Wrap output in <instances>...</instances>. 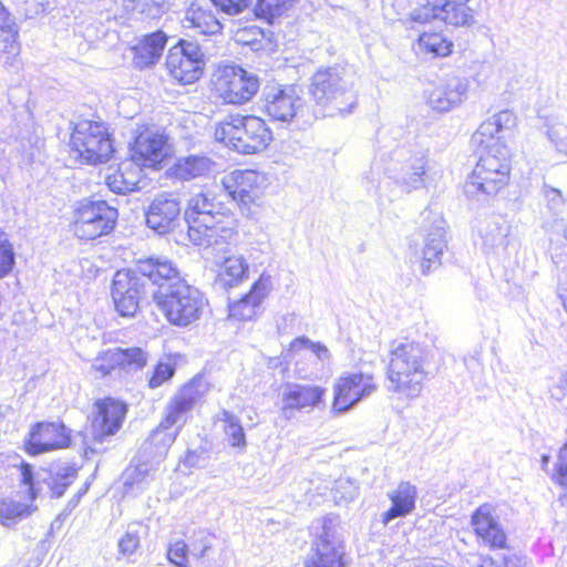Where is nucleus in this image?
Wrapping results in <instances>:
<instances>
[{"instance_id": "37998d69", "label": "nucleus", "mask_w": 567, "mask_h": 567, "mask_svg": "<svg viewBox=\"0 0 567 567\" xmlns=\"http://www.w3.org/2000/svg\"><path fill=\"white\" fill-rule=\"evenodd\" d=\"M358 494L359 486L348 477L338 478L331 487V496L337 505L349 504L357 498Z\"/></svg>"}, {"instance_id": "39448f33", "label": "nucleus", "mask_w": 567, "mask_h": 567, "mask_svg": "<svg viewBox=\"0 0 567 567\" xmlns=\"http://www.w3.org/2000/svg\"><path fill=\"white\" fill-rule=\"evenodd\" d=\"M215 138L237 153L255 154L269 145L272 132L261 117L230 115L218 123Z\"/></svg>"}, {"instance_id": "3c124183", "label": "nucleus", "mask_w": 567, "mask_h": 567, "mask_svg": "<svg viewBox=\"0 0 567 567\" xmlns=\"http://www.w3.org/2000/svg\"><path fill=\"white\" fill-rule=\"evenodd\" d=\"M14 256L11 245L3 234L0 235V277L8 274L13 265Z\"/></svg>"}, {"instance_id": "a18cd8bd", "label": "nucleus", "mask_w": 567, "mask_h": 567, "mask_svg": "<svg viewBox=\"0 0 567 567\" xmlns=\"http://www.w3.org/2000/svg\"><path fill=\"white\" fill-rule=\"evenodd\" d=\"M74 478L75 471L72 468H64L62 472L59 471L54 476H51V482L49 483L51 496L56 498L63 496Z\"/></svg>"}, {"instance_id": "393cba45", "label": "nucleus", "mask_w": 567, "mask_h": 567, "mask_svg": "<svg viewBox=\"0 0 567 567\" xmlns=\"http://www.w3.org/2000/svg\"><path fill=\"white\" fill-rule=\"evenodd\" d=\"M271 286L270 276L261 275L248 293L229 305V317L239 321L256 318L260 313L261 303L270 292Z\"/></svg>"}, {"instance_id": "cd10ccee", "label": "nucleus", "mask_w": 567, "mask_h": 567, "mask_svg": "<svg viewBox=\"0 0 567 567\" xmlns=\"http://www.w3.org/2000/svg\"><path fill=\"white\" fill-rule=\"evenodd\" d=\"M166 41V34L162 31L144 35L143 39L132 48L134 52V64L140 69L155 64L162 56Z\"/></svg>"}, {"instance_id": "052dcab7", "label": "nucleus", "mask_w": 567, "mask_h": 567, "mask_svg": "<svg viewBox=\"0 0 567 567\" xmlns=\"http://www.w3.org/2000/svg\"><path fill=\"white\" fill-rule=\"evenodd\" d=\"M190 547L192 554L195 557L203 558L206 556L208 549H210L212 544L208 536L205 533L200 532L199 537L192 542Z\"/></svg>"}, {"instance_id": "0e129e2a", "label": "nucleus", "mask_w": 567, "mask_h": 567, "mask_svg": "<svg viewBox=\"0 0 567 567\" xmlns=\"http://www.w3.org/2000/svg\"><path fill=\"white\" fill-rule=\"evenodd\" d=\"M14 24V19L0 1V31H11Z\"/></svg>"}, {"instance_id": "6e6552de", "label": "nucleus", "mask_w": 567, "mask_h": 567, "mask_svg": "<svg viewBox=\"0 0 567 567\" xmlns=\"http://www.w3.org/2000/svg\"><path fill=\"white\" fill-rule=\"evenodd\" d=\"M259 87L258 75L239 65L218 66L213 76L214 93L226 104H245L257 94Z\"/></svg>"}, {"instance_id": "f03ea898", "label": "nucleus", "mask_w": 567, "mask_h": 567, "mask_svg": "<svg viewBox=\"0 0 567 567\" xmlns=\"http://www.w3.org/2000/svg\"><path fill=\"white\" fill-rule=\"evenodd\" d=\"M189 240L197 246L228 243L237 235V220L210 192L190 195L184 215Z\"/></svg>"}, {"instance_id": "bf43d9fd", "label": "nucleus", "mask_w": 567, "mask_h": 567, "mask_svg": "<svg viewBox=\"0 0 567 567\" xmlns=\"http://www.w3.org/2000/svg\"><path fill=\"white\" fill-rule=\"evenodd\" d=\"M21 482L29 486V494L31 501H34L38 496L37 487L34 484L33 470L28 463H21Z\"/></svg>"}, {"instance_id": "e433bc0d", "label": "nucleus", "mask_w": 567, "mask_h": 567, "mask_svg": "<svg viewBox=\"0 0 567 567\" xmlns=\"http://www.w3.org/2000/svg\"><path fill=\"white\" fill-rule=\"evenodd\" d=\"M37 511V506L21 503L11 498L0 501V524L13 527L18 522L28 518Z\"/></svg>"}, {"instance_id": "f257e3e1", "label": "nucleus", "mask_w": 567, "mask_h": 567, "mask_svg": "<svg viewBox=\"0 0 567 567\" xmlns=\"http://www.w3.org/2000/svg\"><path fill=\"white\" fill-rule=\"evenodd\" d=\"M138 271L158 289L153 299L166 320L175 327L188 328L204 316L208 300L196 287L179 277L177 266L164 256L148 257L137 261Z\"/></svg>"}, {"instance_id": "864d4df0", "label": "nucleus", "mask_w": 567, "mask_h": 567, "mask_svg": "<svg viewBox=\"0 0 567 567\" xmlns=\"http://www.w3.org/2000/svg\"><path fill=\"white\" fill-rule=\"evenodd\" d=\"M220 11L228 16H237L248 8L250 0H212Z\"/></svg>"}, {"instance_id": "f3484780", "label": "nucleus", "mask_w": 567, "mask_h": 567, "mask_svg": "<svg viewBox=\"0 0 567 567\" xmlns=\"http://www.w3.org/2000/svg\"><path fill=\"white\" fill-rule=\"evenodd\" d=\"M302 103L292 85H267L264 90V110L275 121L291 122Z\"/></svg>"}, {"instance_id": "a878e982", "label": "nucleus", "mask_w": 567, "mask_h": 567, "mask_svg": "<svg viewBox=\"0 0 567 567\" xmlns=\"http://www.w3.org/2000/svg\"><path fill=\"white\" fill-rule=\"evenodd\" d=\"M475 533L492 548H505L506 534L493 515V508L488 504L480 506L472 516Z\"/></svg>"}, {"instance_id": "603ef678", "label": "nucleus", "mask_w": 567, "mask_h": 567, "mask_svg": "<svg viewBox=\"0 0 567 567\" xmlns=\"http://www.w3.org/2000/svg\"><path fill=\"white\" fill-rule=\"evenodd\" d=\"M0 53L16 54L19 51L18 25H13L11 31H0Z\"/></svg>"}, {"instance_id": "7c9ffc66", "label": "nucleus", "mask_w": 567, "mask_h": 567, "mask_svg": "<svg viewBox=\"0 0 567 567\" xmlns=\"http://www.w3.org/2000/svg\"><path fill=\"white\" fill-rule=\"evenodd\" d=\"M215 163L204 155H189L177 159L173 174L182 181L206 177L214 171Z\"/></svg>"}, {"instance_id": "ddd939ff", "label": "nucleus", "mask_w": 567, "mask_h": 567, "mask_svg": "<svg viewBox=\"0 0 567 567\" xmlns=\"http://www.w3.org/2000/svg\"><path fill=\"white\" fill-rule=\"evenodd\" d=\"M377 389L378 385L372 374L346 372L334 383L332 411L336 413L348 412L360 401L371 396Z\"/></svg>"}, {"instance_id": "a19ab883", "label": "nucleus", "mask_w": 567, "mask_h": 567, "mask_svg": "<svg viewBox=\"0 0 567 567\" xmlns=\"http://www.w3.org/2000/svg\"><path fill=\"white\" fill-rule=\"evenodd\" d=\"M545 133L557 152L567 154V124L558 116L547 117Z\"/></svg>"}, {"instance_id": "a211bd4d", "label": "nucleus", "mask_w": 567, "mask_h": 567, "mask_svg": "<svg viewBox=\"0 0 567 567\" xmlns=\"http://www.w3.org/2000/svg\"><path fill=\"white\" fill-rule=\"evenodd\" d=\"M126 413L127 406L120 400H97L91 417L93 440L102 442L106 436L114 435L122 427Z\"/></svg>"}, {"instance_id": "4be33fe9", "label": "nucleus", "mask_w": 567, "mask_h": 567, "mask_svg": "<svg viewBox=\"0 0 567 567\" xmlns=\"http://www.w3.org/2000/svg\"><path fill=\"white\" fill-rule=\"evenodd\" d=\"M516 125V115L509 110H503L484 121L473 134L472 141L480 147V152H496L499 147H507L504 133Z\"/></svg>"}, {"instance_id": "72a5a7b5", "label": "nucleus", "mask_w": 567, "mask_h": 567, "mask_svg": "<svg viewBox=\"0 0 567 567\" xmlns=\"http://www.w3.org/2000/svg\"><path fill=\"white\" fill-rule=\"evenodd\" d=\"M402 186L409 193L426 186V157L423 153L408 159L402 168Z\"/></svg>"}, {"instance_id": "338daca9", "label": "nucleus", "mask_w": 567, "mask_h": 567, "mask_svg": "<svg viewBox=\"0 0 567 567\" xmlns=\"http://www.w3.org/2000/svg\"><path fill=\"white\" fill-rule=\"evenodd\" d=\"M498 567H523L522 559L515 554H506L498 561Z\"/></svg>"}, {"instance_id": "20e7f679", "label": "nucleus", "mask_w": 567, "mask_h": 567, "mask_svg": "<svg viewBox=\"0 0 567 567\" xmlns=\"http://www.w3.org/2000/svg\"><path fill=\"white\" fill-rule=\"evenodd\" d=\"M309 91L317 111L323 116L349 114L358 102L353 85L339 68L318 70L311 78Z\"/></svg>"}, {"instance_id": "49530a36", "label": "nucleus", "mask_w": 567, "mask_h": 567, "mask_svg": "<svg viewBox=\"0 0 567 567\" xmlns=\"http://www.w3.org/2000/svg\"><path fill=\"white\" fill-rule=\"evenodd\" d=\"M42 146V140L35 134H30L27 137L20 138V146L18 151L21 153L23 161L31 162L34 158L35 153L39 152Z\"/></svg>"}, {"instance_id": "680f3d73", "label": "nucleus", "mask_w": 567, "mask_h": 567, "mask_svg": "<svg viewBox=\"0 0 567 567\" xmlns=\"http://www.w3.org/2000/svg\"><path fill=\"white\" fill-rule=\"evenodd\" d=\"M466 565L467 567H491L493 565V558L472 553L466 557Z\"/></svg>"}, {"instance_id": "de8ad7c7", "label": "nucleus", "mask_w": 567, "mask_h": 567, "mask_svg": "<svg viewBox=\"0 0 567 567\" xmlns=\"http://www.w3.org/2000/svg\"><path fill=\"white\" fill-rule=\"evenodd\" d=\"M551 480L567 488V443L559 449Z\"/></svg>"}, {"instance_id": "f704fd0d", "label": "nucleus", "mask_w": 567, "mask_h": 567, "mask_svg": "<svg viewBox=\"0 0 567 567\" xmlns=\"http://www.w3.org/2000/svg\"><path fill=\"white\" fill-rule=\"evenodd\" d=\"M511 226L503 218L486 221L480 229L483 245L491 249H505L508 245Z\"/></svg>"}, {"instance_id": "9b49d317", "label": "nucleus", "mask_w": 567, "mask_h": 567, "mask_svg": "<svg viewBox=\"0 0 567 567\" xmlns=\"http://www.w3.org/2000/svg\"><path fill=\"white\" fill-rule=\"evenodd\" d=\"M116 209L104 200L81 202L75 210L74 235L83 240H93L109 234L116 221Z\"/></svg>"}, {"instance_id": "c03bdc74", "label": "nucleus", "mask_w": 567, "mask_h": 567, "mask_svg": "<svg viewBox=\"0 0 567 567\" xmlns=\"http://www.w3.org/2000/svg\"><path fill=\"white\" fill-rule=\"evenodd\" d=\"M235 41L250 47L252 51H259L264 48L266 39L264 31L259 27L251 25L237 30Z\"/></svg>"}, {"instance_id": "f8f14e48", "label": "nucleus", "mask_w": 567, "mask_h": 567, "mask_svg": "<svg viewBox=\"0 0 567 567\" xmlns=\"http://www.w3.org/2000/svg\"><path fill=\"white\" fill-rule=\"evenodd\" d=\"M168 74L181 84H192L204 71V53L197 43L181 40L169 49L165 62Z\"/></svg>"}, {"instance_id": "79ce46f5", "label": "nucleus", "mask_w": 567, "mask_h": 567, "mask_svg": "<svg viewBox=\"0 0 567 567\" xmlns=\"http://www.w3.org/2000/svg\"><path fill=\"white\" fill-rule=\"evenodd\" d=\"M299 0H257L255 12L259 18L271 22L272 19L282 16Z\"/></svg>"}, {"instance_id": "6e6d98bb", "label": "nucleus", "mask_w": 567, "mask_h": 567, "mask_svg": "<svg viewBox=\"0 0 567 567\" xmlns=\"http://www.w3.org/2000/svg\"><path fill=\"white\" fill-rule=\"evenodd\" d=\"M208 458V452L205 449L199 447L188 451L183 460V463L187 467L200 468L206 466Z\"/></svg>"}, {"instance_id": "1a4fd4ad", "label": "nucleus", "mask_w": 567, "mask_h": 567, "mask_svg": "<svg viewBox=\"0 0 567 567\" xmlns=\"http://www.w3.org/2000/svg\"><path fill=\"white\" fill-rule=\"evenodd\" d=\"M72 150L87 164L107 162L114 153L113 143L104 123L81 121L71 135Z\"/></svg>"}, {"instance_id": "69168bd1", "label": "nucleus", "mask_w": 567, "mask_h": 567, "mask_svg": "<svg viewBox=\"0 0 567 567\" xmlns=\"http://www.w3.org/2000/svg\"><path fill=\"white\" fill-rule=\"evenodd\" d=\"M147 474V468L143 465V466H137L135 467L134 470H128L126 475H127V481L125 484H135V483H140L143 481L144 476Z\"/></svg>"}, {"instance_id": "aec40b11", "label": "nucleus", "mask_w": 567, "mask_h": 567, "mask_svg": "<svg viewBox=\"0 0 567 567\" xmlns=\"http://www.w3.org/2000/svg\"><path fill=\"white\" fill-rule=\"evenodd\" d=\"M71 431L62 423H37L25 440V451L30 455L64 449L70 445Z\"/></svg>"}, {"instance_id": "c9c22d12", "label": "nucleus", "mask_w": 567, "mask_h": 567, "mask_svg": "<svg viewBox=\"0 0 567 567\" xmlns=\"http://www.w3.org/2000/svg\"><path fill=\"white\" fill-rule=\"evenodd\" d=\"M104 359L117 363L128 371H135L146 365L147 353L142 348H114L105 351Z\"/></svg>"}, {"instance_id": "4468645a", "label": "nucleus", "mask_w": 567, "mask_h": 567, "mask_svg": "<svg viewBox=\"0 0 567 567\" xmlns=\"http://www.w3.org/2000/svg\"><path fill=\"white\" fill-rule=\"evenodd\" d=\"M145 279L138 268L116 271L112 282V298L115 309L123 317H132L138 309L141 297L145 293Z\"/></svg>"}, {"instance_id": "7ed1b4c3", "label": "nucleus", "mask_w": 567, "mask_h": 567, "mask_svg": "<svg viewBox=\"0 0 567 567\" xmlns=\"http://www.w3.org/2000/svg\"><path fill=\"white\" fill-rule=\"evenodd\" d=\"M426 351L415 342L393 343L386 371L388 389L406 399L417 398L427 379Z\"/></svg>"}, {"instance_id": "5701e85b", "label": "nucleus", "mask_w": 567, "mask_h": 567, "mask_svg": "<svg viewBox=\"0 0 567 567\" xmlns=\"http://www.w3.org/2000/svg\"><path fill=\"white\" fill-rule=\"evenodd\" d=\"M181 205L173 194L156 196L146 210L147 226L159 235L172 231L179 223Z\"/></svg>"}, {"instance_id": "bb28decb", "label": "nucleus", "mask_w": 567, "mask_h": 567, "mask_svg": "<svg viewBox=\"0 0 567 567\" xmlns=\"http://www.w3.org/2000/svg\"><path fill=\"white\" fill-rule=\"evenodd\" d=\"M391 507L382 514L381 522L388 525L391 520L405 517L415 509L417 489L410 482H401L395 489L389 493Z\"/></svg>"}, {"instance_id": "774afa93", "label": "nucleus", "mask_w": 567, "mask_h": 567, "mask_svg": "<svg viewBox=\"0 0 567 567\" xmlns=\"http://www.w3.org/2000/svg\"><path fill=\"white\" fill-rule=\"evenodd\" d=\"M392 186H394V182L390 179L383 181L380 185L381 195L389 197L390 200H393L396 196L392 189Z\"/></svg>"}, {"instance_id": "09e8293b", "label": "nucleus", "mask_w": 567, "mask_h": 567, "mask_svg": "<svg viewBox=\"0 0 567 567\" xmlns=\"http://www.w3.org/2000/svg\"><path fill=\"white\" fill-rule=\"evenodd\" d=\"M175 373V368L173 367V364L171 363H167V362H159L150 380H148V385L151 389H156L158 386H161L164 382H166L167 380H169Z\"/></svg>"}, {"instance_id": "4c0bfd02", "label": "nucleus", "mask_w": 567, "mask_h": 567, "mask_svg": "<svg viewBox=\"0 0 567 567\" xmlns=\"http://www.w3.org/2000/svg\"><path fill=\"white\" fill-rule=\"evenodd\" d=\"M453 42L442 33L431 32L422 33L417 39V49L424 54L433 58H444L452 53Z\"/></svg>"}, {"instance_id": "2f4dec72", "label": "nucleus", "mask_w": 567, "mask_h": 567, "mask_svg": "<svg viewBox=\"0 0 567 567\" xmlns=\"http://www.w3.org/2000/svg\"><path fill=\"white\" fill-rule=\"evenodd\" d=\"M183 27L199 34L213 35L221 30V23L212 10L193 4L185 13Z\"/></svg>"}, {"instance_id": "e2e57ef3", "label": "nucleus", "mask_w": 567, "mask_h": 567, "mask_svg": "<svg viewBox=\"0 0 567 567\" xmlns=\"http://www.w3.org/2000/svg\"><path fill=\"white\" fill-rule=\"evenodd\" d=\"M105 352L96 358L93 368L95 371L101 372L102 375H107L115 367H120L117 363H113L107 359H104Z\"/></svg>"}, {"instance_id": "473e14b6", "label": "nucleus", "mask_w": 567, "mask_h": 567, "mask_svg": "<svg viewBox=\"0 0 567 567\" xmlns=\"http://www.w3.org/2000/svg\"><path fill=\"white\" fill-rule=\"evenodd\" d=\"M445 246L443 229L435 228L426 235L421 257V269L424 275L429 274L434 265L440 264Z\"/></svg>"}, {"instance_id": "412c9836", "label": "nucleus", "mask_w": 567, "mask_h": 567, "mask_svg": "<svg viewBox=\"0 0 567 567\" xmlns=\"http://www.w3.org/2000/svg\"><path fill=\"white\" fill-rule=\"evenodd\" d=\"M265 176L254 169H236L223 178V186L238 205L249 208L261 194Z\"/></svg>"}, {"instance_id": "0eeeda50", "label": "nucleus", "mask_w": 567, "mask_h": 567, "mask_svg": "<svg viewBox=\"0 0 567 567\" xmlns=\"http://www.w3.org/2000/svg\"><path fill=\"white\" fill-rule=\"evenodd\" d=\"M204 394L205 385L202 381L194 380L185 384L166 405L163 420L151 435L152 442L172 445L179 429L186 423L188 413Z\"/></svg>"}, {"instance_id": "9d476101", "label": "nucleus", "mask_w": 567, "mask_h": 567, "mask_svg": "<svg viewBox=\"0 0 567 567\" xmlns=\"http://www.w3.org/2000/svg\"><path fill=\"white\" fill-rule=\"evenodd\" d=\"M470 0H424L414 8L405 24L413 28L414 23H429L439 19L454 28L471 27L475 23L474 12L467 6Z\"/></svg>"}, {"instance_id": "423d86ee", "label": "nucleus", "mask_w": 567, "mask_h": 567, "mask_svg": "<svg viewBox=\"0 0 567 567\" xmlns=\"http://www.w3.org/2000/svg\"><path fill=\"white\" fill-rule=\"evenodd\" d=\"M509 172L508 147H499L496 152H482L464 185L465 194L476 199L496 195L507 184Z\"/></svg>"}, {"instance_id": "2eb2a0df", "label": "nucleus", "mask_w": 567, "mask_h": 567, "mask_svg": "<svg viewBox=\"0 0 567 567\" xmlns=\"http://www.w3.org/2000/svg\"><path fill=\"white\" fill-rule=\"evenodd\" d=\"M342 539L332 524L324 518L322 533L313 540L306 559V567H346Z\"/></svg>"}, {"instance_id": "58836bf2", "label": "nucleus", "mask_w": 567, "mask_h": 567, "mask_svg": "<svg viewBox=\"0 0 567 567\" xmlns=\"http://www.w3.org/2000/svg\"><path fill=\"white\" fill-rule=\"evenodd\" d=\"M114 2L125 12L138 11L151 19L158 18L166 4V0H114Z\"/></svg>"}, {"instance_id": "8fccbe9b", "label": "nucleus", "mask_w": 567, "mask_h": 567, "mask_svg": "<svg viewBox=\"0 0 567 567\" xmlns=\"http://www.w3.org/2000/svg\"><path fill=\"white\" fill-rule=\"evenodd\" d=\"M543 194L547 202L548 209L553 215L558 216L561 214V209L565 205V198L561 192L548 185H544Z\"/></svg>"}, {"instance_id": "c756f323", "label": "nucleus", "mask_w": 567, "mask_h": 567, "mask_svg": "<svg viewBox=\"0 0 567 567\" xmlns=\"http://www.w3.org/2000/svg\"><path fill=\"white\" fill-rule=\"evenodd\" d=\"M249 265L240 255L225 257L219 266L216 284L223 289L238 286L248 278Z\"/></svg>"}, {"instance_id": "5fc2aeb1", "label": "nucleus", "mask_w": 567, "mask_h": 567, "mask_svg": "<svg viewBox=\"0 0 567 567\" xmlns=\"http://www.w3.org/2000/svg\"><path fill=\"white\" fill-rule=\"evenodd\" d=\"M187 548L188 547L184 540L175 542L168 548V559L178 567H186Z\"/></svg>"}, {"instance_id": "13d9d810", "label": "nucleus", "mask_w": 567, "mask_h": 567, "mask_svg": "<svg viewBox=\"0 0 567 567\" xmlns=\"http://www.w3.org/2000/svg\"><path fill=\"white\" fill-rule=\"evenodd\" d=\"M140 546V537L135 532H127L118 542L123 555H132Z\"/></svg>"}, {"instance_id": "dca6fc26", "label": "nucleus", "mask_w": 567, "mask_h": 567, "mask_svg": "<svg viewBox=\"0 0 567 567\" xmlns=\"http://www.w3.org/2000/svg\"><path fill=\"white\" fill-rule=\"evenodd\" d=\"M167 136L155 126H140L132 145V159L140 166L155 167L168 154Z\"/></svg>"}, {"instance_id": "6ab92c4d", "label": "nucleus", "mask_w": 567, "mask_h": 567, "mask_svg": "<svg viewBox=\"0 0 567 567\" xmlns=\"http://www.w3.org/2000/svg\"><path fill=\"white\" fill-rule=\"evenodd\" d=\"M326 389L319 385L287 383L281 390L280 415L291 420L297 411H311L323 402Z\"/></svg>"}, {"instance_id": "b1692460", "label": "nucleus", "mask_w": 567, "mask_h": 567, "mask_svg": "<svg viewBox=\"0 0 567 567\" xmlns=\"http://www.w3.org/2000/svg\"><path fill=\"white\" fill-rule=\"evenodd\" d=\"M470 81L458 75L447 76L429 96V104L440 112L460 106L467 97Z\"/></svg>"}, {"instance_id": "4d7b16f0", "label": "nucleus", "mask_w": 567, "mask_h": 567, "mask_svg": "<svg viewBox=\"0 0 567 567\" xmlns=\"http://www.w3.org/2000/svg\"><path fill=\"white\" fill-rule=\"evenodd\" d=\"M306 346H309L312 349V351L318 355L319 359L324 360L329 358V350L327 349L326 346L321 343H312L306 337L296 338L290 344V350H299L300 348Z\"/></svg>"}, {"instance_id": "c85d7f7f", "label": "nucleus", "mask_w": 567, "mask_h": 567, "mask_svg": "<svg viewBox=\"0 0 567 567\" xmlns=\"http://www.w3.org/2000/svg\"><path fill=\"white\" fill-rule=\"evenodd\" d=\"M141 167L133 159L121 163L114 173L106 176L107 187L116 194H127L136 190L142 176Z\"/></svg>"}, {"instance_id": "ea45409f", "label": "nucleus", "mask_w": 567, "mask_h": 567, "mask_svg": "<svg viewBox=\"0 0 567 567\" xmlns=\"http://www.w3.org/2000/svg\"><path fill=\"white\" fill-rule=\"evenodd\" d=\"M224 433L230 446L244 450L246 447V435L239 419L227 410H223L221 419Z\"/></svg>"}]
</instances>
